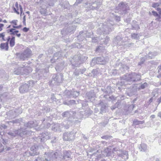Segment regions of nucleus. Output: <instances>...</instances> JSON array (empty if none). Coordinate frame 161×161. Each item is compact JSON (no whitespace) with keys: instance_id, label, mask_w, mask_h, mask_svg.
Here are the masks:
<instances>
[{"instance_id":"nucleus-47","label":"nucleus","mask_w":161,"mask_h":161,"mask_svg":"<svg viewBox=\"0 0 161 161\" xmlns=\"http://www.w3.org/2000/svg\"><path fill=\"white\" fill-rule=\"evenodd\" d=\"M97 58H94L92 59V62L91 63V66H94L95 64H97Z\"/></svg>"},{"instance_id":"nucleus-55","label":"nucleus","mask_w":161,"mask_h":161,"mask_svg":"<svg viewBox=\"0 0 161 161\" xmlns=\"http://www.w3.org/2000/svg\"><path fill=\"white\" fill-rule=\"evenodd\" d=\"M84 32V33L86 34V37H89L91 35V32L90 33L87 31H85Z\"/></svg>"},{"instance_id":"nucleus-62","label":"nucleus","mask_w":161,"mask_h":161,"mask_svg":"<svg viewBox=\"0 0 161 161\" xmlns=\"http://www.w3.org/2000/svg\"><path fill=\"white\" fill-rule=\"evenodd\" d=\"M97 37H94L92 38V42H97Z\"/></svg>"},{"instance_id":"nucleus-26","label":"nucleus","mask_w":161,"mask_h":161,"mask_svg":"<svg viewBox=\"0 0 161 161\" xmlns=\"http://www.w3.org/2000/svg\"><path fill=\"white\" fill-rule=\"evenodd\" d=\"M97 105L101 107L100 110L101 113L104 112L108 107L107 104L104 103L102 101H100L99 103Z\"/></svg>"},{"instance_id":"nucleus-39","label":"nucleus","mask_w":161,"mask_h":161,"mask_svg":"<svg viewBox=\"0 0 161 161\" xmlns=\"http://www.w3.org/2000/svg\"><path fill=\"white\" fill-rule=\"evenodd\" d=\"M15 31V29L11 28L9 30H8V33L10 32V35H16Z\"/></svg>"},{"instance_id":"nucleus-52","label":"nucleus","mask_w":161,"mask_h":161,"mask_svg":"<svg viewBox=\"0 0 161 161\" xmlns=\"http://www.w3.org/2000/svg\"><path fill=\"white\" fill-rule=\"evenodd\" d=\"M109 40V37L107 36L105 38V41H103L104 43L105 44H107Z\"/></svg>"},{"instance_id":"nucleus-29","label":"nucleus","mask_w":161,"mask_h":161,"mask_svg":"<svg viewBox=\"0 0 161 161\" xmlns=\"http://www.w3.org/2000/svg\"><path fill=\"white\" fill-rule=\"evenodd\" d=\"M77 38L80 41H83L86 38V34L84 32L81 31L79 33V35L77 36Z\"/></svg>"},{"instance_id":"nucleus-22","label":"nucleus","mask_w":161,"mask_h":161,"mask_svg":"<svg viewBox=\"0 0 161 161\" xmlns=\"http://www.w3.org/2000/svg\"><path fill=\"white\" fill-rule=\"evenodd\" d=\"M19 8L20 11V12L21 14L23 12V9L22 6L21 5L18 6V4L17 2H16L13 8V10H14L15 12L16 13L18 14H19V12L18 11Z\"/></svg>"},{"instance_id":"nucleus-16","label":"nucleus","mask_w":161,"mask_h":161,"mask_svg":"<svg viewBox=\"0 0 161 161\" xmlns=\"http://www.w3.org/2000/svg\"><path fill=\"white\" fill-rule=\"evenodd\" d=\"M63 56L60 52L56 53L54 54L53 58L51 59L50 61L52 63H54L56 62V60H57Z\"/></svg>"},{"instance_id":"nucleus-7","label":"nucleus","mask_w":161,"mask_h":161,"mask_svg":"<svg viewBox=\"0 0 161 161\" xmlns=\"http://www.w3.org/2000/svg\"><path fill=\"white\" fill-rule=\"evenodd\" d=\"M17 57L22 61H24L32 55V51L30 49L27 48L23 52L17 53Z\"/></svg>"},{"instance_id":"nucleus-35","label":"nucleus","mask_w":161,"mask_h":161,"mask_svg":"<svg viewBox=\"0 0 161 161\" xmlns=\"http://www.w3.org/2000/svg\"><path fill=\"white\" fill-rule=\"evenodd\" d=\"M139 148L141 151L145 152L146 150L147 149V145L144 143L140 145Z\"/></svg>"},{"instance_id":"nucleus-36","label":"nucleus","mask_w":161,"mask_h":161,"mask_svg":"<svg viewBox=\"0 0 161 161\" xmlns=\"http://www.w3.org/2000/svg\"><path fill=\"white\" fill-rule=\"evenodd\" d=\"M92 73L93 75V76L95 77L99 74V69L98 68L93 69L92 72Z\"/></svg>"},{"instance_id":"nucleus-10","label":"nucleus","mask_w":161,"mask_h":161,"mask_svg":"<svg viewBox=\"0 0 161 161\" xmlns=\"http://www.w3.org/2000/svg\"><path fill=\"white\" fill-rule=\"evenodd\" d=\"M86 7L87 9L88 10H94L98 9L101 5V2H97L96 1L92 2L91 3H87Z\"/></svg>"},{"instance_id":"nucleus-25","label":"nucleus","mask_w":161,"mask_h":161,"mask_svg":"<svg viewBox=\"0 0 161 161\" xmlns=\"http://www.w3.org/2000/svg\"><path fill=\"white\" fill-rule=\"evenodd\" d=\"M62 124L58 123L54 124L53 126L52 130L54 131H61L62 128L63 127Z\"/></svg>"},{"instance_id":"nucleus-2","label":"nucleus","mask_w":161,"mask_h":161,"mask_svg":"<svg viewBox=\"0 0 161 161\" xmlns=\"http://www.w3.org/2000/svg\"><path fill=\"white\" fill-rule=\"evenodd\" d=\"M141 76L139 74L135 72L131 73H127L121 77V81L119 83V85L121 86H125L127 85V82L133 83L141 80Z\"/></svg>"},{"instance_id":"nucleus-19","label":"nucleus","mask_w":161,"mask_h":161,"mask_svg":"<svg viewBox=\"0 0 161 161\" xmlns=\"http://www.w3.org/2000/svg\"><path fill=\"white\" fill-rule=\"evenodd\" d=\"M21 131L20 129L16 130L13 132H9L8 133V134L12 137H15L17 135H19L21 137L22 134L21 133Z\"/></svg>"},{"instance_id":"nucleus-12","label":"nucleus","mask_w":161,"mask_h":161,"mask_svg":"<svg viewBox=\"0 0 161 161\" xmlns=\"http://www.w3.org/2000/svg\"><path fill=\"white\" fill-rule=\"evenodd\" d=\"M51 136V135L50 133L46 132L40 134L39 137L41 139V141L43 142L47 140L50 139Z\"/></svg>"},{"instance_id":"nucleus-20","label":"nucleus","mask_w":161,"mask_h":161,"mask_svg":"<svg viewBox=\"0 0 161 161\" xmlns=\"http://www.w3.org/2000/svg\"><path fill=\"white\" fill-rule=\"evenodd\" d=\"M97 64H104L108 61V58H104L103 57H97Z\"/></svg>"},{"instance_id":"nucleus-23","label":"nucleus","mask_w":161,"mask_h":161,"mask_svg":"<svg viewBox=\"0 0 161 161\" xmlns=\"http://www.w3.org/2000/svg\"><path fill=\"white\" fill-rule=\"evenodd\" d=\"M158 53L155 51L150 52L145 57V58L147 59H152L157 55Z\"/></svg>"},{"instance_id":"nucleus-44","label":"nucleus","mask_w":161,"mask_h":161,"mask_svg":"<svg viewBox=\"0 0 161 161\" xmlns=\"http://www.w3.org/2000/svg\"><path fill=\"white\" fill-rule=\"evenodd\" d=\"M147 86V82H144L139 86L138 88L139 89H144Z\"/></svg>"},{"instance_id":"nucleus-18","label":"nucleus","mask_w":161,"mask_h":161,"mask_svg":"<svg viewBox=\"0 0 161 161\" xmlns=\"http://www.w3.org/2000/svg\"><path fill=\"white\" fill-rule=\"evenodd\" d=\"M73 113L72 112L67 111L62 114V116L63 118H68L69 119H74L73 117Z\"/></svg>"},{"instance_id":"nucleus-24","label":"nucleus","mask_w":161,"mask_h":161,"mask_svg":"<svg viewBox=\"0 0 161 161\" xmlns=\"http://www.w3.org/2000/svg\"><path fill=\"white\" fill-rule=\"evenodd\" d=\"M20 130H21V133L22 134V135L21 136V137H25V136H30L33 132L31 130H27L26 129H23V128H21Z\"/></svg>"},{"instance_id":"nucleus-14","label":"nucleus","mask_w":161,"mask_h":161,"mask_svg":"<svg viewBox=\"0 0 161 161\" xmlns=\"http://www.w3.org/2000/svg\"><path fill=\"white\" fill-rule=\"evenodd\" d=\"M38 124L36 121H30L28 122L25 123L24 126L25 127L31 128L36 126Z\"/></svg>"},{"instance_id":"nucleus-32","label":"nucleus","mask_w":161,"mask_h":161,"mask_svg":"<svg viewBox=\"0 0 161 161\" xmlns=\"http://www.w3.org/2000/svg\"><path fill=\"white\" fill-rule=\"evenodd\" d=\"M60 63H61L59 65H58L55 67V69L57 71H59L60 70H62L64 68V62L63 61H62Z\"/></svg>"},{"instance_id":"nucleus-42","label":"nucleus","mask_w":161,"mask_h":161,"mask_svg":"<svg viewBox=\"0 0 161 161\" xmlns=\"http://www.w3.org/2000/svg\"><path fill=\"white\" fill-rule=\"evenodd\" d=\"M65 93L67 97H72V91L69 90H66L65 92Z\"/></svg>"},{"instance_id":"nucleus-21","label":"nucleus","mask_w":161,"mask_h":161,"mask_svg":"<svg viewBox=\"0 0 161 161\" xmlns=\"http://www.w3.org/2000/svg\"><path fill=\"white\" fill-rule=\"evenodd\" d=\"M135 89L133 86H130L129 88H127L126 93L130 97L132 96L135 94Z\"/></svg>"},{"instance_id":"nucleus-43","label":"nucleus","mask_w":161,"mask_h":161,"mask_svg":"<svg viewBox=\"0 0 161 161\" xmlns=\"http://www.w3.org/2000/svg\"><path fill=\"white\" fill-rule=\"evenodd\" d=\"M131 37L132 38L135 39H137L139 38V36L138 34L135 33L131 34Z\"/></svg>"},{"instance_id":"nucleus-48","label":"nucleus","mask_w":161,"mask_h":161,"mask_svg":"<svg viewBox=\"0 0 161 161\" xmlns=\"http://www.w3.org/2000/svg\"><path fill=\"white\" fill-rule=\"evenodd\" d=\"M119 151H121V150H119L117 148H113V150H112V153H114V154H117L118 155V152H119Z\"/></svg>"},{"instance_id":"nucleus-30","label":"nucleus","mask_w":161,"mask_h":161,"mask_svg":"<svg viewBox=\"0 0 161 161\" xmlns=\"http://www.w3.org/2000/svg\"><path fill=\"white\" fill-rule=\"evenodd\" d=\"M136 21H133L131 24V28L132 30H137L140 29V27L138 24H136Z\"/></svg>"},{"instance_id":"nucleus-51","label":"nucleus","mask_w":161,"mask_h":161,"mask_svg":"<svg viewBox=\"0 0 161 161\" xmlns=\"http://www.w3.org/2000/svg\"><path fill=\"white\" fill-rule=\"evenodd\" d=\"M47 12V10L44 9H41L40 10V12L42 14H46Z\"/></svg>"},{"instance_id":"nucleus-41","label":"nucleus","mask_w":161,"mask_h":161,"mask_svg":"<svg viewBox=\"0 0 161 161\" xmlns=\"http://www.w3.org/2000/svg\"><path fill=\"white\" fill-rule=\"evenodd\" d=\"M80 94L79 92L78 91H72V97H78Z\"/></svg>"},{"instance_id":"nucleus-27","label":"nucleus","mask_w":161,"mask_h":161,"mask_svg":"<svg viewBox=\"0 0 161 161\" xmlns=\"http://www.w3.org/2000/svg\"><path fill=\"white\" fill-rule=\"evenodd\" d=\"M38 147L35 145L31 147L30 152L32 154L34 153V154L32 155V156L37 155L39 154V153L38 152Z\"/></svg>"},{"instance_id":"nucleus-60","label":"nucleus","mask_w":161,"mask_h":161,"mask_svg":"<svg viewBox=\"0 0 161 161\" xmlns=\"http://www.w3.org/2000/svg\"><path fill=\"white\" fill-rule=\"evenodd\" d=\"M156 20L159 21L161 22V14H159L158 17L156 19Z\"/></svg>"},{"instance_id":"nucleus-31","label":"nucleus","mask_w":161,"mask_h":161,"mask_svg":"<svg viewBox=\"0 0 161 161\" xmlns=\"http://www.w3.org/2000/svg\"><path fill=\"white\" fill-rule=\"evenodd\" d=\"M0 47L1 49H4L5 50L7 51L8 49V42L4 43H1L0 44Z\"/></svg>"},{"instance_id":"nucleus-3","label":"nucleus","mask_w":161,"mask_h":161,"mask_svg":"<svg viewBox=\"0 0 161 161\" xmlns=\"http://www.w3.org/2000/svg\"><path fill=\"white\" fill-rule=\"evenodd\" d=\"M87 58V57L80 54L75 55L71 61V64L73 66L78 67L81 64L85 61Z\"/></svg>"},{"instance_id":"nucleus-17","label":"nucleus","mask_w":161,"mask_h":161,"mask_svg":"<svg viewBox=\"0 0 161 161\" xmlns=\"http://www.w3.org/2000/svg\"><path fill=\"white\" fill-rule=\"evenodd\" d=\"M119 156L123 158L126 160L128 158V152L126 151H119L118 152Z\"/></svg>"},{"instance_id":"nucleus-13","label":"nucleus","mask_w":161,"mask_h":161,"mask_svg":"<svg viewBox=\"0 0 161 161\" xmlns=\"http://www.w3.org/2000/svg\"><path fill=\"white\" fill-rule=\"evenodd\" d=\"M74 119H68L67 120H65L62 123V126L66 129H68L74 123Z\"/></svg>"},{"instance_id":"nucleus-54","label":"nucleus","mask_w":161,"mask_h":161,"mask_svg":"<svg viewBox=\"0 0 161 161\" xmlns=\"http://www.w3.org/2000/svg\"><path fill=\"white\" fill-rule=\"evenodd\" d=\"M21 120L19 119H15L13 120L11 122L14 123H20Z\"/></svg>"},{"instance_id":"nucleus-58","label":"nucleus","mask_w":161,"mask_h":161,"mask_svg":"<svg viewBox=\"0 0 161 161\" xmlns=\"http://www.w3.org/2000/svg\"><path fill=\"white\" fill-rule=\"evenodd\" d=\"M145 61V58H141V60L140 62L138 64L141 65L142 64H143Z\"/></svg>"},{"instance_id":"nucleus-59","label":"nucleus","mask_w":161,"mask_h":161,"mask_svg":"<svg viewBox=\"0 0 161 161\" xmlns=\"http://www.w3.org/2000/svg\"><path fill=\"white\" fill-rule=\"evenodd\" d=\"M110 138V136H107V135L104 136H103L102 137V138L103 139H106V140H107L108 139Z\"/></svg>"},{"instance_id":"nucleus-64","label":"nucleus","mask_w":161,"mask_h":161,"mask_svg":"<svg viewBox=\"0 0 161 161\" xmlns=\"http://www.w3.org/2000/svg\"><path fill=\"white\" fill-rule=\"evenodd\" d=\"M29 30V28L25 27L23 28V31L25 32H27Z\"/></svg>"},{"instance_id":"nucleus-28","label":"nucleus","mask_w":161,"mask_h":161,"mask_svg":"<svg viewBox=\"0 0 161 161\" xmlns=\"http://www.w3.org/2000/svg\"><path fill=\"white\" fill-rule=\"evenodd\" d=\"M104 153H105V154H104V155L106 156L110 155L112 154L111 147H108L106 148L104 150Z\"/></svg>"},{"instance_id":"nucleus-37","label":"nucleus","mask_w":161,"mask_h":161,"mask_svg":"<svg viewBox=\"0 0 161 161\" xmlns=\"http://www.w3.org/2000/svg\"><path fill=\"white\" fill-rule=\"evenodd\" d=\"M144 123V121H139L136 119H134L133 122V125H137L140 124H142Z\"/></svg>"},{"instance_id":"nucleus-33","label":"nucleus","mask_w":161,"mask_h":161,"mask_svg":"<svg viewBox=\"0 0 161 161\" xmlns=\"http://www.w3.org/2000/svg\"><path fill=\"white\" fill-rule=\"evenodd\" d=\"M86 96L90 100H93L94 99V94L92 92H88L86 93Z\"/></svg>"},{"instance_id":"nucleus-15","label":"nucleus","mask_w":161,"mask_h":161,"mask_svg":"<svg viewBox=\"0 0 161 161\" xmlns=\"http://www.w3.org/2000/svg\"><path fill=\"white\" fill-rule=\"evenodd\" d=\"M114 42L115 44L119 46H123L125 44V42L123 41L122 38L119 36H117L114 40Z\"/></svg>"},{"instance_id":"nucleus-40","label":"nucleus","mask_w":161,"mask_h":161,"mask_svg":"<svg viewBox=\"0 0 161 161\" xmlns=\"http://www.w3.org/2000/svg\"><path fill=\"white\" fill-rule=\"evenodd\" d=\"M75 100H70L68 102H64V103L65 104H66L67 105H72L73 104H75Z\"/></svg>"},{"instance_id":"nucleus-5","label":"nucleus","mask_w":161,"mask_h":161,"mask_svg":"<svg viewBox=\"0 0 161 161\" xmlns=\"http://www.w3.org/2000/svg\"><path fill=\"white\" fill-rule=\"evenodd\" d=\"M63 75L61 73L53 74L52 77V80L49 81L48 84L50 85H56L58 83H61L63 80Z\"/></svg>"},{"instance_id":"nucleus-56","label":"nucleus","mask_w":161,"mask_h":161,"mask_svg":"<svg viewBox=\"0 0 161 161\" xmlns=\"http://www.w3.org/2000/svg\"><path fill=\"white\" fill-rule=\"evenodd\" d=\"M152 13L153 15L157 17H158L159 15V14H158L155 11H153Z\"/></svg>"},{"instance_id":"nucleus-9","label":"nucleus","mask_w":161,"mask_h":161,"mask_svg":"<svg viewBox=\"0 0 161 161\" xmlns=\"http://www.w3.org/2000/svg\"><path fill=\"white\" fill-rule=\"evenodd\" d=\"M109 24H108L107 25H102V27L100 28L98 30L99 33H103V34H108L109 32L112 31L113 30V26L111 25L110 27H109Z\"/></svg>"},{"instance_id":"nucleus-50","label":"nucleus","mask_w":161,"mask_h":161,"mask_svg":"<svg viewBox=\"0 0 161 161\" xmlns=\"http://www.w3.org/2000/svg\"><path fill=\"white\" fill-rule=\"evenodd\" d=\"M160 3H153L152 4V7L155 8H157L160 5Z\"/></svg>"},{"instance_id":"nucleus-45","label":"nucleus","mask_w":161,"mask_h":161,"mask_svg":"<svg viewBox=\"0 0 161 161\" xmlns=\"http://www.w3.org/2000/svg\"><path fill=\"white\" fill-rule=\"evenodd\" d=\"M47 3L50 6H53L54 4V0H48Z\"/></svg>"},{"instance_id":"nucleus-6","label":"nucleus","mask_w":161,"mask_h":161,"mask_svg":"<svg viewBox=\"0 0 161 161\" xmlns=\"http://www.w3.org/2000/svg\"><path fill=\"white\" fill-rule=\"evenodd\" d=\"M33 80L28 81L27 83H25L21 86L19 88V92L21 93H26L30 91L34 85Z\"/></svg>"},{"instance_id":"nucleus-1","label":"nucleus","mask_w":161,"mask_h":161,"mask_svg":"<svg viewBox=\"0 0 161 161\" xmlns=\"http://www.w3.org/2000/svg\"><path fill=\"white\" fill-rule=\"evenodd\" d=\"M71 158L69 152L65 150L63 153L60 152H50L45 154L44 157H38L35 161H67Z\"/></svg>"},{"instance_id":"nucleus-46","label":"nucleus","mask_w":161,"mask_h":161,"mask_svg":"<svg viewBox=\"0 0 161 161\" xmlns=\"http://www.w3.org/2000/svg\"><path fill=\"white\" fill-rule=\"evenodd\" d=\"M33 154H34V153L33 154L31 153L30 151H27L25 152L24 153L23 155L24 157H25V156L29 157L30 156H32V155H33Z\"/></svg>"},{"instance_id":"nucleus-34","label":"nucleus","mask_w":161,"mask_h":161,"mask_svg":"<svg viewBox=\"0 0 161 161\" xmlns=\"http://www.w3.org/2000/svg\"><path fill=\"white\" fill-rule=\"evenodd\" d=\"M111 87L108 86L106 89H102V91L105 92V93L107 94H109L112 92Z\"/></svg>"},{"instance_id":"nucleus-63","label":"nucleus","mask_w":161,"mask_h":161,"mask_svg":"<svg viewBox=\"0 0 161 161\" xmlns=\"http://www.w3.org/2000/svg\"><path fill=\"white\" fill-rule=\"evenodd\" d=\"M80 72H81V74H83L86 70V69L85 68L82 69H79Z\"/></svg>"},{"instance_id":"nucleus-8","label":"nucleus","mask_w":161,"mask_h":161,"mask_svg":"<svg viewBox=\"0 0 161 161\" xmlns=\"http://www.w3.org/2000/svg\"><path fill=\"white\" fill-rule=\"evenodd\" d=\"M129 7L126 3L121 2L119 3L118 6L116 8V10L118 11L117 12L123 15L127 13V11L129 9Z\"/></svg>"},{"instance_id":"nucleus-4","label":"nucleus","mask_w":161,"mask_h":161,"mask_svg":"<svg viewBox=\"0 0 161 161\" xmlns=\"http://www.w3.org/2000/svg\"><path fill=\"white\" fill-rule=\"evenodd\" d=\"M28 64L26 63H24L22 66L20 67L17 69L15 70L14 73V74L19 75H27L29 72L31 71V68L30 67H25Z\"/></svg>"},{"instance_id":"nucleus-11","label":"nucleus","mask_w":161,"mask_h":161,"mask_svg":"<svg viewBox=\"0 0 161 161\" xmlns=\"http://www.w3.org/2000/svg\"><path fill=\"white\" fill-rule=\"evenodd\" d=\"M75 133L73 132H65L63 134V139L66 141H70L73 140L75 138Z\"/></svg>"},{"instance_id":"nucleus-61","label":"nucleus","mask_w":161,"mask_h":161,"mask_svg":"<svg viewBox=\"0 0 161 161\" xmlns=\"http://www.w3.org/2000/svg\"><path fill=\"white\" fill-rule=\"evenodd\" d=\"M70 28H72V30L71 31H69L68 32H71V31H73L75 29V26H73L71 27H69L68 29H69Z\"/></svg>"},{"instance_id":"nucleus-38","label":"nucleus","mask_w":161,"mask_h":161,"mask_svg":"<svg viewBox=\"0 0 161 161\" xmlns=\"http://www.w3.org/2000/svg\"><path fill=\"white\" fill-rule=\"evenodd\" d=\"M15 44V37L14 36H13L10 41V46L11 47H12L14 46Z\"/></svg>"},{"instance_id":"nucleus-57","label":"nucleus","mask_w":161,"mask_h":161,"mask_svg":"<svg viewBox=\"0 0 161 161\" xmlns=\"http://www.w3.org/2000/svg\"><path fill=\"white\" fill-rule=\"evenodd\" d=\"M18 22V20H14L11 21L10 22V23H13L14 25V26H16L17 25V22Z\"/></svg>"},{"instance_id":"nucleus-53","label":"nucleus","mask_w":161,"mask_h":161,"mask_svg":"<svg viewBox=\"0 0 161 161\" xmlns=\"http://www.w3.org/2000/svg\"><path fill=\"white\" fill-rule=\"evenodd\" d=\"M80 72L79 69H75L74 72V74L75 75H78Z\"/></svg>"},{"instance_id":"nucleus-49","label":"nucleus","mask_w":161,"mask_h":161,"mask_svg":"<svg viewBox=\"0 0 161 161\" xmlns=\"http://www.w3.org/2000/svg\"><path fill=\"white\" fill-rule=\"evenodd\" d=\"M40 72H42V74H44L45 73H48L49 71L48 69V68H45V69H42L40 70Z\"/></svg>"}]
</instances>
